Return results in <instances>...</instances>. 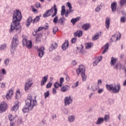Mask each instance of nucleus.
<instances>
[{"instance_id": "27", "label": "nucleus", "mask_w": 126, "mask_h": 126, "mask_svg": "<svg viewBox=\"0 0 126 126\" xmlns=\"http://www.w3.org/2000/svg\"><path fill=\"white\" fill-rule=\"evenodd\" d=\"M21 97V95L20 94V92L19 91V89H18L17 90L15 98L17 100H18L19 99H20Z\"/></svg>"}, {"instance_id": "46", "label": "nucleus", "mask_w": 126, "mask_h": 126, "mask_svg": "<svg viewBox=\"0 0 126 126\" xmlns=\"http://www.w3.org/2000/svg\"><path fill=\"white\" fill-rule=\"evenodd\" d=\"M109 119H110V116L108 115H105L104 117L103 118L104 121H105V122H107Z\"/></svg>"}, {"instance_id": "28", "label": "nucleus", "mask_w": 126, "mask_h": 126, "mask_svg": "<svg viewBox=\"0 0 126 126\" xmlns=\"http://www.w3.org/2000/svg\"><path fill=\"white\" fill-rule=\"evenodd\" d=\"M26 46L28 49H31L32 48V41L31 40H28Z\"/></svg>"}, {"instance_id": "14", "label": "nucleus", "mask_w": 126, "mask_h": 126, "mask_svg": "<svg viewBox=\"0 0 126 126\" xmlns=\"http://www.w3.org/2000/svg\"><path fill=\"white\" fill-rule=\"evenodd\" d=\"M102 56L96 57L94 59V61L93 63L94 66H96V65H97V64L99 63V62H101V61H102Z\"/></svg>"}, {"instance_id": "59", "label": "nucleus", "mask_w": 126, "mask_h": 126, "mask_svg": "<svg viewBox=\"0 0 126 126\" xmlns=\"http://www.w3.org/2000/svg\"><path fill=\"white\" fill-rule=\"evenodd\" d=\"M0 87L1 88H4L5 87V84H3V83H0Z\"/></svg>"}, {"instance_id": "34", "label": "nucleus", "mask_w": 126, "mask_h": 126, "mask_svg": "<svg viewBox=\"0 0 126 126\" xmlns=\"http://www.w3.org/2000/svg\"><path fill=\"white\" fill-rule=\"evenodd\" d=\"M79 17H77L76 18H73L71 20V22L73 24H75V23L77 22L79 20Z\"/></svg>"}, {"instance_id": "51", "label": "nucleus", "mask_w": 126, "mask_h": 126, "mask_svg": "<svg viewBox=\"0 0 126 126\" xmlns=\"http://www.w3.org/2000/svg\"><path fill=\"white\" fill-rule=\"evenodd\" d=\"M31 7L32 8V12H34L35 13H37V12H38L37 9H36V8H35L33 6H32Z\"/></svg>"}, {"instance_id": "62", "label": "nucleus", "mask_w": 126, "mask_h": 126, "mask_svg": "<svg viewBox=\"0 0 126 126\" xmlns=\"http://www.w3.org/2000/svg\"><path fill=\"white\" fill-rule=\"evenodd\" d=\"M40 6H41V4H40L39 2H36L35 3V7H40Z\"/></svg>"}, {"instance_id": "60", "label": "nucleus", "mask_w": 126, "mask_h": 126, "mask_svg": "<svg viewBox=\"0 0 126 126\" xmlns=\"http://www.w3.org/2000/svg\"><path fill=\"white\" fill-rule=\"evenodd\" d=\"M65 76H66L65 79L66 81H69V80H70V78H69V76H68V75L66 74Z\"/></svg>"}, {"instance_id": "6", "label": "nucleus", "mask_w": 126, "mask_h": 126, "mask_svg": "<svg viewBox=\"0 0 126 126\" xmlns=\"http://www.w3.org/2000/svg\"><path fill=\"white\" fill-rule=\"evenodd\" d=\"M65 21V18L64 17H62L59 19V17H58V16H56L53 19V23H55V24L59 23L61 25H63L64 24Z\"/></svg>"}, {"instance_id": "50", "label": "nucleus", "mask_w": 126, "mask_h": 126, "mask_svg": "<svg viewBox=\"0 0 126 126\" xmlns=\"http://www.w3.org/2000/svg\"><path fill=\"white\" fill-rule=\"evenodd\" d=\"M79 82L78 81L76 82V83H74L73 84V86H72L73 88H75L78 86Z\"/></svg>"}, {"instance_id": "23", "label": "nucleus", "mask_w": 126, "mask_h": 126, "mask_svg": "<svg viewBox=\"0 0 126 126\" xmlns=\"http://www.w3.org/2000/svg\"><path fill=\"white\" fill-rule=\"evenodd\" d=\"M68 121L69 123H73L75 121V117L73 115H70L68 117Z\"/></svg>"}, {"instance_id": "63", "label": "nucleus", "mask_w": 126, "mask_h": 126, "mask_svg": "<svg viewBox=\"0 0 126 126\" xmlns=\"http://www.w3.org/2000/svg\"><path fill=\"white\" fill-rule=\"evenodd\" d=\"M2 74H3V75H4V74H6V71H5V69H2Z\"/></svg>"}, {"instance_id": "42", "label": "nucleus", "mask_w": 126, "mask_h": 126, "mask_svg": "<svg viewBox=\"0 0 126 126\" xmlns=\"http://www.w3.org/2000/svg\"><path fill=\"white\" fill-rule=\"evenodd\" d=\"M22 42L23 46H26V45H27V43L28 42V40H27L26 38H24L23 39Z\"/></svg>"}, {"instance_id": "55", "label": "nucleus", "mask_w": 126, "mask_h": 126, "mask_svg": "<svg viewBox=\"0 0 126 126\" xmlns=\"http://www.w3.org/2000/svg\"><path fill=\"white\" fill-rule=\"evenodd\" d=\"M76 64H77V63H76V61L75 60H74L71 63V65H73L74 66H75Z\"/></svg>"}, {"instance_id": "5", "label": "nucleus", "mask_w": 126, "mask_h": 126, "mask_svg": "<svg viewBox=\"0 0 126 126\" xmlns=\"http://www.w3.org/2000/svg\"><path fill=\"white\" fill-rule=\"evenodd\" d=\"M19 44V41H18V35L17 34L14 35L13 37L12 42L11 44V53H13L14 51H15V49L18 46Z\"/></svg>"}, {"instance_id": "52", "label": "nucleus", "mask_w": 126, "mask_h": 126, "mask_svg": "<svg viewBox=\"0 0 126 126\" xmlns=\"http://www.w3.org/2000/svg\"><path fill=\"white\" fill-rule=\"evenodd\" d=\"M6 98L7 100H10V99H11V95H10L9 94H7L6 95Z\"/></svg>"}, {"instance_id": "12", "label": "nucleus", "mask_w": 126, "mask_h": 126, "mask_svg": "<svg viewBox=\"0 0 126 126\" xmlns=\"http://www.w3.org/2000/svg\"><path fill=\"white\" fill-rule=\"evenodd\" d=\"M7 107V105L6 104V103L5 102H1V104L0 105V110H1V112H5L6 110V108Z\"/></svg>"}, {"instance_id": "19", "label": "nucleus", "mask_w": 126, "mask_h": 126, "mask_svg": "<svg viewBox=\"0 0 126 126\" xmlns=\"http://www.w3.org/2000/svg\"><path fill=\"white\" fill-rule=\"evenodd\" d=\"M83 32L82 31H77L74 33V36L75 37H78V38H80L82 36Z\"/></svg>"}, {"instance_id": "16", "label": "nucleus", "mask_w": 126, "mask_h": 126, "mask_svg": "<svg viewBox=\"0 0 126 126\" xmlns=\"http://www.w3.org/2000/svg\"><path fill=\"white\" fill-rule=\"evenodd\" d=\"M44 50H45V47L42 46V47H41L40 50L38 51V57H39V58H43V56H44L45 54V52H44Z\"/></svg>"}, {"instance_id": "49", "label": "nucleus", "mask_w": 126, "mask_h": 126, "mask_svg": "<svg viewBox=\"0 0 126 126\" xmlns=\"http://www.w3.org/2000/svg\"><path fill=\"white\" fill-rule=\"evenodd\" d=\"M52 82H50L49 83H48L47 85H46V88L49 89V88H51V87H52Z\"/></svg>"}, {"instance_id": "40", "label": "nucleus", "mask_w": 126, "mask_h": 126, "mask_svg": "<svg viewBox=\"0 0 126 126\" xmlns=\"http://www.w3.org/2000/svg\"><path fill=\"white\" fill-rule=\"evenodd\" d=\"M4 63L6 66H7L9 63V59L8 58L5 59L4 61Z\"/></svg>"}, {"instance_id": "9", "label": "nucleus", "mask_w": 126, "mask_h": 126, "mask_svg": "<svg viewBox=\"0 0 126 126\" xmlns=\"http://www.w3.org/2000/svg\"><path fill=\"white\" fill-rule=\"evenodd\" d=\"M76 72L78 75L79 73H85V67L83 65H80L79 66V68L76 69Z\"/></svg>"}, {"instance_id": "41", "label": "nucleus", "mask_w": 126, "mask_h": 126, "mask_svg": "<svg viewBox=\"0 0 126 126\" xmlns=\"http://www.w3.org/2000/svg\"><path fill=\"white\" fill-rule=\"evenodd\" d=\"M54 88L57 89L59 88V87H61V84L59 82H56L54 84Z\"/></svg>"}, {"instance_id": "61", "label": "nucleus", "mask_w": 126, "mask_h": 126, "mask_svg": "<svg viewBox=\"0 0 126 126\" xmlns=\"http://www.w3.org/2000/svg\"><path fill=\"white\" fill-rule=\"evenodd\" d=\"M65 14V10H62L61 11V15L62 16H63Z\"/></svg>"}, {"instance_id": "18", "label": "nucleus", "mask_w": 126, "mask_h": 126, "mask_svg": "<svg viewBox=\"0 0 126 126\" xmlns=\"http://www.w3.org/2000/svg\"><path fill=\"white\" fill-rule=\"evenodd\" d=\"M19 105V102L16 101L15 103V105L12 108L11 110L14 111V112H16L18 110Z\"/></svg>"}, {"instance_id": "22", "label": "nucleus", "mask_w": 126, "mask_h": 126, "mask_svg": "<svg viewBox=\"0 0 126 126\" xmlns=\"http://www.w3.org/2000/svg\"><path fill=\"white\" fill-rule=\"evenodd\" d=\"M32 17H29L27 21V22L26 23V25L27 27H29L30 26V25L31 24V22H32Z\"/></svg>"}, {"instance_id": "7", "label": "nucleus", "mask_w": 126, "mask_h": 126, "mask_svg": "<svg viewBox=\"0 0 126 126\" xmlns=\"http://www.w3.org/2000/svg\"><path fill=\"white\" fill-rule=\"evenodd\" d=\"M32 85H33V81H32V79H28L26 82L25 85V91L29 90V89H30V88H31V87H32Z\"/></svg>"}, {"instance_id": "24", "label": "nucleus", "mask_w": 126, "mask_h": 126, "mask_svg": "<svg viewBox=\"0 0 126 126\" xmlns=\"http://www.w3.org/2000/svg\"><path fill=\"white\" fill-rule=\"evenodd\" d=\"M117 61H118V59L114 58V57H112L111 59V63H110V64L111 66H113V65H115V64L117 63Z\"/></svg>"}, {"instance_id": "1", "label": "nucleus", "mask_w": 126, "mask_h": 126, "mask_svg": "<svg viewBox=\"0 0 126 126\" xmlns=\"http://www.w3.org/2000/svg\"><path fill=\"white\" fill-rule=\"evenodd\" d=\"M22 18L21 12L18 10H16L13 14V22L11 24L10 33L12 32L13 30H16L18 34L21 33V26L20 25V21Z\"/></svg>"}, {"instance_id": "37", "label": "nucleus", "mask_w": 126, "mask_h": 126, "mask_svg": "<svg viewBox=\"0 0 126 126\" xmlns=\"http://www.w3.org/2000/svg\"><path fill=\"white\" fill-rule=\"evenodd\" d=\"M81 77L82 79V81H86V75H85V73H81Z\"/></svg>"}, {"instance_id": "26", "label": "nucleus", "mask_w": 126, "mask_h": 126, "mask_svg": "<svg viewBox=\"0 0 126 126\" xmlns=\"http://www.w3.org/2000/svg\"><path fill=\"white\" fill-rule=\"evenodd\" d=\"M82 29H83L84 30H88V29H89V28H90V24H84L82 27Z\"/></svg>"}, {"instance_id": "44", "label": "nucleus", "mask_w": 126, "mask_h": 126, "mask_svg": "<svg viewBox=\"0 0 126 126\" xmlns=\"http://www.w3.org/2000/svg\"><path fill=\"white\" fill-rule=\"evenodd\" d=\"M63 81H64V79L63 78V77L60 78L59 83L60 84V87H62V86H63Z\"/></svg>"}, {"instance_id": "20", "label": "nucleus", "mask_w": 126, "mask_h": 126, "mask_svg": "<svg viewBox=\"0 0 126 126\" xmlns=\"http://www.w3.org/2000/svg\"><path fill=\"white\" fill-rule=\"evenodd\" d=\"M111 21V18L107 17L105 20V27L107 29H109L110 28V21Z\"/></svg>"}, {"instance_id": "25", "label": "nucleus", "mask_w": 126, "mask_h": 126, "mask_svg": "<svg viewBox=\"0 0 126 126\" xmlns=\"http://www.w3.org/2000/svg\"><path fill=\"white\" fill-rule=\"evenodd\" d=\"M69 44L68 41H66L62 46V49L64 51V50H66V48L68 47Z\"/></svg>"}, {"instance_id": "33", "label": "nucleus", "mask_w": 126, "mask_h": 126, "mask_svg": "<svg viewBox=\"0 0 126 126\" xmlns=\"http://www.w3.org/2000/svg\"><path fill=\"white\" fill-rule=\"evenodd\" d=\"M102 9V5L100 4L97 6L95 9V12H99Z\"/></svg>"}, {"instance_id": "30", "label": "nucleus", "mask_w": 126, "mask_h": 126, "mask_svg": "<svg viewBox=\"0 0 126 126\" xmlns=\"http://www.w3.org/2000/svg\"><path fill=\"white\" fill-rule=\"evenodd\" d=\"M99 36L100 34L99 33H97L96 34H95L94 36L93 37V41H96V40H98V39H99Z\"/></svg>"}, {"instance_id": "11", "label": "nucleus", "mask_w": 126, "mask_h": 126, "mask_svg": "<svg viewBox=\"0 0 126 126\" xmlns=\"http://www.w3.org/2000/svg\"><path fill=\"white\" fill-rule=\"evenodd\" d=\"M9 120L10 122V126H14V124H15V118L12 116V114H9L8 115Z\"/></svg>"}, {"instance_id": "58", "label": "nucleus", "mask_w": 126, "mask_h": 126, "mask_svg": "<svg viewBox=\"0 0 126 126\" xmlns=\"http://www.w3.org/2000/svg\"><path fill=\"white\" fill-rule=\"evenodd\" d=\"M103 91H104V89H98L97 92H98V94H101V93H102V92H103Z\"/></svg>"}, {"instance_id": "53", "label": "nucleus", "mask_w": 126, "mask_h": 126, "mask_svg": "<svg viewBox=\"0 0 126 126\" xmlns=\"http://www.w3.org/2000/svg\"><path fill=\"white\" fill-rule=\"evenodd\" d=\"M76 40H77V38L76 37H73L72 39H71V42L73 44H74V43H75V42H76Z\"/></svg>"}, {"instance_id": "17", "label": "nucleus", "mask_w": 126, "mask_h": 126, "mask_svg": "<svg viewBox=\"0 0 126 126\" xmlns=\"http://www.w3.org/2000/svg\"><path fill=\"white\" fill-rule=\"evenodd\" d=\"M117 5H118V4H117V2H114L111 3V8L112 9V12H116V10H117Z\"/></svg>"}, {"instance_id": "31", "label": "nucleus", "mask_w": 126, "mask_h": 126, "mask_svg": "<svg viewBox=\"0 0 126 126\" xmlns=\"http://www.w3.org/2000/svg\"><path fill=\"white\" fill-rule=\"evenodd\" d=\"M72 8H70L69 9H67L66 11V13L65 14V16L66 17H67V16H68V14H69V13H71V12H72V11H73V10H72Z\"/></svg>"}, {"instance_id": "57", "label": "nucleus", "mask_w": 126, "mask_h": 126, "mask_svg": "<svg viewBox=\"0 0 126 126\" xmlns=\"http://www.w3.org/2000/svg\"><path fill=\"white\" fill-rule=\"evenodd\" d=\"M63 112L64 114H65V115H67V114H68V110H67L66 108H64L63 110Z\"/></svg>"}, {"instance_id": "48", "label": "nucleus", "mask_w": 126, "mask_h": 126, "mask_svg": "<svg viewBox=\"0 0 126 126\" xmlns=\"http://www.w3.org/2000/svg\"><path fill=\"white\" fill-rule=\"evenodd\" d=\"M7 94H9V95L10 96H12V95H13V91H12L11 89H10Z\"/></svg>"}, {"instance_id": "3", "label": "nucleus", "mask_w": 126, "mask_h": 126, "mask_svg": "<svg viewBox=\"0 0 126 126\" xmlns=\"http://www.w3.org/2000/svg\"><path fill=\"white\" fill-rule=\"evenodd\" d=\"M106 88L107 90L110 91L112 93L117 94L119 93L120 90H121V85L120 84L117 85L106 84Z\"/></svg>"}, {"instance_id": "35", "label": "nucleus", "mask_w": 126, "mask_h": 126, "mask_svg": "<svg viewBox=\"0 0 126 126\" xmlns=\"http://www.w3.org/2000/svg\"><path fill=\"white\" fill-rule=\"evenodd\" d=\"M122 64H121L120 63H116V65L114 66V68H115V69H118V68L121 69V68H122Z\"/></svg>"}, {"instance_id": "4", "label": "nucleus", "mask_w": 126, "mask_h": 126, "mask_svg": "<svg viewBox=\"0 0 126 126\" xmlns=\"http://www.w3.org/2000/svg\"><path fill=\"white\" fill-rule=\"evenodd\" d=\"M54 13L52 14L53 12ZM58 13V9L57 8V5L55 4L54 5V7H52L50 9L47 10L45 13L43 14V17L44 18H47V17H49V16H51L52 15V17H55L56 15H57V13Z\"/></svg>"}, {"instance_id": "36", "label": "nucleus", "mask_w": 126, "mask_h": 126, "mask_svg": "<svg viewBox=\"0 0 126 126\" xmlns=\"http://www.w3.org/2000/svg\"><path fill=\"white\" fill-rule=\"evenodd\" d=\"M43 29H44V27H39L38 28V29L37 30H36V31L35 32V33L34 34V33H33V35L35 36V35H36V34H37V32H39V31H42V30H43Z\"/></svg>"}, {"instance_id": "21", "label": "nucleus", "mask_w": 126, "mask_h": 126, "mask_svg": "<svg viewBox=\"0 0 126 126\" xmlns=\"http://www.w3.org/2000/svg\"><path fill=\"white\" fill-rule=\"evenodd\" d=\"M104 123V118L98 117L97 118V120L95 124L96 125H102Z\"/></svg>"}, {"instance_id": "47", "label": "nucleus", "mask_w": 126, "mask_h": 126, "mask_svg": "<svg viewBox=\"0 0 126 126\" xmlns=\"http://www.w3.org/2000/svg\"><path fill=\"white\" fill-rule=\"evenodd\" d=\"M5 48H6V45L5 44H4L0 46V50H4Z\"/></svg>"}, {"instance_id": "39", "label": "nucleus", "mask_w": 126, "mask_h": 126, "mask_svg": "<svg viewBox=\"0 0 126 126\" xmlns=\"http://www.w3.org/2000/svg\"><path fill=\"white\" fill-rule=\"evenodd\" d=\"M44 96L45 99L48 98L50 96V91H48L44 93Z\"/></svg>"}, {"instance_id": "10", "label": "nucleus", "mask_w": 126, "mask_h": 126, "mask_svg": "<svg viewBox=\"0 0 126 126\" xmlns=\"http://www.w3.org/2000/svg\"><path fill=\"white\" fill-rule=\"evenodd\" d=\"M61 88V92H63V93H64L67 91H68V90L70 89V87L68 85H65L63 86H62Z\"/></svg>"}, {"instance_id": "13", "label": "nucleus", "mask_w": 126, "mask_h": 126, "mask_svg": "<svg viewBox=\"0 0 126 126\" xmlns=\"http://www.w3.org/2000/svg\"><path fill=\"white\" fill-rule=\"evenodd\" d=\"M48 75L42 77V80L40 81L41 86H44V85L47 83V81H48Z\"/></svg>"}, {"instance_id": "29", "label": "nucleus", "mask_w": 126, "mask_h": 126, "mask_svg": "<svg viewBox=\"0 0 126 126\" xmlns=\"http://www.w3.org/2000/svg\"><path fill=\"white\" fill-rule=\"evenodd\" d=\"M86 49H90L92 47H93V43L88 42L85 44Z\"/></svg>"}, {"instance_id": "2", "label": "nucleus", "mask_w": 126, "mask_h": 126, "mask_svg": "<svg viewBox=\"0 0 126 126\" xmlns=\"http://www.w3.org/2000/svg\"><path fill=\"white\" fill-rule=\"evenodd\" d=\"M25 103L26 107L22 109L23 113H28L29 111H32L35 106H37V100L32 98L31 95H29L27 97V99L25 100Z\"/></svg>"}, {"instance_id": "43", "label": "nucleus", "mask_w": 126, "mask_h": 126, "mask_svg": "<svg viewBox=\"0 0 126 126\" xmlns=\"http://www.w3.org/2000/svg\"><path fill=\"white\" fill-rule=\"evenodd\" d=\"M126 21V17L125 16L122 17L120 19V22L121 23H125Z\"/></svg>"}, {"instance_id": "32", "label": "nucleus", "mask_w": 126, "mask_h": 126, "mask_svg": "<svg viewBox=\"0 0 126 126\" xmlns=\"http://www.w3.org/2000/svg\"><path fill=\"white\" fill-rule=\"evenodd\" d=\"M104 50L102 52V54H105L107 51H108V49H109V43H106L104 46Z\"/></svg>"}, {"instance_id": "54", "label": "nucleus", "mask_w": 126, "mask_h": 126, "mask_svg": "<svg viewBox=\"0 0 126 126\" xmlns=\"http://www.w3.org/2000/svg\"><path fill=\"white\" fill-rule=\"evenodd\" d=\"M67 6L68 7L69 9L72 8L71 4L69 2H67Z\"/></svg>"}, {"instance_id": "56", "label": "nucleus", "mask_w": 126, "mask_h": 126, "mask_svg": "<svg viewBox=\"0 0 126 126\" xmlns=\"http://www.w3.org/2000/svg\"><path fill=\"white\" fill-rule=\"evenodd\" d=\"M126 0H121L120 4L121 5H124V3H126Z\"/></svg>"}, {"instance_id": "15", "label": "nucleus", "mask_w": 126, "mask_h": 126, "mask_svg": "<svg viewBox=\"0 0 126 126\" xmlns=\"http://www.w3.org/2000/svg\"><path fill=\"white\" fill-rule=\"evenodd\" d=\"M58 48V43L57 42H53L49 48L50 52H53V50H56Z\"/></svg>"}, {"instance_id": "38", "label": "nucleus", "mask_w": 126, "mask_h": 126, "mask_svg": "<svg viewBox=\"0 0 126 126\" xmlns=\"http://www.w3.org/2000/svg\"><path fill=\"white\" fill-rule=\"evenodd\" d=\"M40 17H41V16H36V18L33 19V23H36L37 21H39V20H40Z\"/></svg>"}, {"instance_id": "64", "label": "nucleus", "mask_w": 126, "mask_h": 126, "mask_svg": "<svg viewBox=\"0 0 126 126\" xmlns=\"http://www.w3.org/2000/svg\"><path fill=\"white\" fill-rule=\"evenodd\" d=\"M52 92L53 94H56L57 93V90H56V89L55 88H53L52 90Z\"/></svg>"}, {"instance_id": "45", "label": "nucleus", "mask_w": 126, "mask_h": 126, "mask_svg": "<svg viewBox=\"0 0 126 126\" xmlns=\"http://www.w3.org/2000/svg\"><path fill=\"white\" fill-rule=\"evenodd\" d=\"M58 30H59V28H58L57 27H54L53 29V34H56V33H57V32H58Z\"/></svg>"}, {"instance_id": "8", "label": "nucleus", "mask_w": 126, "mask_h": 126, "mask_svg": "<svg viewBox=\"0 0 126 126\" xmlns=\"http://www.w3.org/2000/svg\"><path fill=\"white\" fill-rule=\"evenodd\" d=\"M73 100L71 96H65L64 98V106H69L72 103Z\"/></svg>"}]
</instances>
